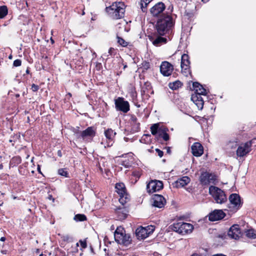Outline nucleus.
I'll return each mask as SVG.
<instances>
[{
  "instance_id": "nucleus-1",
  "label": "nucleus",
  "mask_w": 256,
  "mask_h": 256,
  "mask_svg": "<svg viewBox=\"0 0 256 256\" xmlns=\"http://www.w3.org/2000/svg\"><path fill=\"white\" fill-rule=\"evenodd\" d=\"M106 10L112 19H120L124 16L125 5L122 2H115L111 6L106 7Z\"/></svg>"
},
{
  "instance_id": "nucleus-2",
  "label": "nucleus",
  "mask_w": 256,
  "mask_h": 256,
  "mask_svg": "<svg viewBox=\"0 0 256 256\" xmlns=\"http://www.w3.org/2000/svg\"><path fill=\"white\" fill-rule=\"evenodd\" d=\"M173 26L172 18V16L167 14L162 16L157 22L156 25V30L160 35L163 36Z\"/></svg>"
},
{
  "instance_id": "nucleus-3",
  "label": "nucleus",
  "mask_w": 256,
  "mask_h": 256,
  "mask_svg": "<svg viewBox=\"0 0 256 256\" xmlns=\"http://www.w3.org/2000/svg\"><path fill=\"white\" fill-rule=\"evenodd\" d=\"M115 240L119 244L126 246L131 244L132 240L130 234H126V230L122 226L118 227L114 233Z\"/></svg>"
},
{
  "instance_id": "nucleus-4",
  "label": "nucleus",
  "mask_w": 256,
  "mask_h": 256,
  "mask_svg": "<svg viewBox=\"0 0 256 256\" xmlns=\"http://www.w3.org/2000/svg\"><path fill=\"white\" fill-rule=\"evenodd\" d=\"M229 204L226 205L225 210L235 212L238 211L242 206V202H241L240 197L238 194H232L228 198Z\"/></svg>"
},
{
  "instance_id": "nucleus-5",
  "label": "nucleus",
  "mask_w": 256,
  "mask_h": 256,
  "mask_svg": "<svg viewBox=\"0 0 256 256\" xmlns=\"http://www.w3.org/2000/svg\"><path fill=\"white\" fill-rule=\"evenodd\" d=\"M209 193L218 204H222L227 201V198L224 192L216 186H210Z\"/></svg>"
},
{
  "instance_id": "nucleus-6",
  "label": "nucleus",
  "mask_w": 256,
  "mask_h": 256,
  "mask_svg": "<svg viewBox=\"0 0 256 256\" xmlns=\"http://www.w3.org/2000/svg\"><path fill=\"white\" fill-rule=\"evenodd\" d=\"M171 226L172 230L182 235L190 233L194 229L193 225L184 222L174 223Z\"/></svg>"
},
{
  "instance_id": "nucleus-7",
  "label": "nucleus",
  "mask_w": 256,
  "mask_h": 256,
  "mask_svg": "<svg viewBox=\"0 0 256 256\" xmlns=\"http://www.w3.org/2000/svg\"><path fill=\"white\" fill-rule=\"evenodd\" d=\"M116 191L120 196L119 202L124 206L130 200V196L127 193L125 185L124 183H117L116 184Z\"/></svg>"
},
{
  "instance_id": "nucleus-8",
  "label": "nucleus",
  "mask_w": 256,
  "mask_h": 256,
  "mask_svg": "<svg viewBox=\"0 0 256 256\" xmlns=\"http://www.w3.org/2000/svg\"><path fill=\"white\" fill-rule=\"evenodd\" d=\"M216 180V176L207 172H202L199 178L200 184L202 186L209 185L210 183H214Z\"/></svg>"
},
{
  "instance_id": "nucleus-9",
  "label": "nucleus",
  "mask_w": 256,
  "mask_h": 256,
  "mask_svg": "<svg viewBox=\"0 0 256 256\" xmlns=\"http://www.w3.org/2000/svg\"><path fill=\"white\" fill-rule=\"evenodd\" d=\"M115 108L116 110L126 113L130 110L129 102L122 97H118L114 100Z\"/></svg>"
},
{
  "instance_id": "nucleus-10",
  "label": "nucleus",
  "mask_w": 256,
  "mask_h": 256,
  "mask_svg": "<svg viewBox=\"0 0 256 256\" xmlns=\"http://www.w3.org/2000/svg\"><path fill=\"white\" fill-rule=\"evenodd\" d=\"M154 230L152 226H148L146 228L140 226L136 228V235L138 239L144 240L148 237Z\"/></svg>"
},
{
  "instance_id": "nucleus-11",
  "label": "nucleus",
  "mask_w": 256,
  "mask_h": 256,
  "mask_svg": "<svg viewBox=\"0 0 256 256\" xmlns=\"http://www.w3.org/2000/svg\"><path fill=\"white\" fill-rule=\"evenodd\" d=\"M96 128L94 126H89L82 132L80 138L86 142H90L96 136Z\"/></svg>"
},
{
  "instance_id": "nucleus-12",
  "label": "nucleus",
  "mask_w": 256,
  "mask_h": 256,
  "mask_svg": "<svg viewBox=\"0 0 256 256\" xmlns=\"http://www.w3.org/2000/svg\"><path fill=\"white\" fill-rule=\"evenodd\" d=\"M164 185L162 181L158 180H151L146 186L147 192L152 193L160 190L163 188Z\"/></svg>"
},
{
  "instance_id": "nucleus-13",
  "label": "nucleus",
  "mask_w": 256,
  "mask_h": 256,
  "mask_svg": "<svg viewBox=\"0 0 256 256\" xmlns=\"http://www.w3.org/2000/svg\"><path fill=\"white\" fill-rule=\"evenodd\" d=\"M252 141L247 142L239 146L236 150L238 156L242 157L251 151Z\"/></svg>"
},
{
  "instance_id": "nucleus-14",
  "label": "nucleus",
  "mask_w": 256,
  "mask_h": 256,
  "mask_svg": "<svg viewBox=\"0 0 256 256\" xmlns=\"http://www.w3.org/2000/svg\"><path fill=\"white\" fill-rule=\"evenodd\" d=\"M226 214L222 210H214L208 215V220L210 222H215L223 219Z\"/></svg>"
},
{
  "instance_id": "nucleus-15",
  "label": "nucleus",
  "mask_w": 256,
  "mask_h": 256,
  "mask_svg": "<svg viewBox=\"0 0 256 256\" xmlns=\"http://www.w3.org/2000/svg\"><path fill=\"white\" fill-rule=\"evenodd\" d=\"M173 70V66L166 61L162 62L160 66V72L161 74L165 76H170L172 74Z\"/></svg>"
},
{
  "instance_id": "nucleus-16",
  "label": "nucleus",
  "mask_w": 256,
  "mask_h": 256,
  "mask_svg": "<svg viewBox=\"0 0 256 256\" xmlns=\"http://www.w3.org/2000/svg\"><path fill=\"white\" fill-rule=\"evenodd\" d=\"M152 206L158 208H163L166 203L164 198L162 195L160 194H154L152 196Z\"/></svg>"
},
{
  "instance_id": "nucleus-17",
  "label": "nucleus",
  "mask_w": 256,
  "mask_h": 256,
  "mask_svg": "<svg viewBox=\"0 0 256 256\" xmlns=\"http://www.w3.org/2000/svg\"><path fill=\"white\" fill-rule=\"evenodd\" d=\"M241 231L238 224H234L229 229L228 235L232 238L235 240L239 238L240 236Z\"/></svg>"
},
{
  "instance_id": "nucleus-18",
  "label": "nucleus",
  "mask_w": 256,
  "mask_h": 256,
  "mask_svg": "<svg viewBox=\"0 0 256 256\" xmlns=\"http://www.w3.org/2000/svg\"><path fill=\"white\" fill-rule=\"evenodd\" d=\"M166 8L164 4L162 2H159L153 6L150 9V12L154 16H158Z\"/></svg>"
},
{
  "instance_id": "nucleus-19",
  "label": "nucleus",
  "mask_w": 256,
  "mask_h": 256,
  "mask_svg": "<svg viewBox=\"0 0 256 256\" xmlns=\"http://www.w3.org/2000/svg\"><path fill=\"white\" fill-rule=\"evenodd\" d=\"M192 152L195 156H200L204 153V148L200 142H194L191 147Z\"/></svg>"
},
{
  "instance_id": "nucleus-20",
  "label": "nucleus",
  "mask_w": 256,
  "mask_h": 256,
  "mask_svg": "<svg viewBox=\"0 0 256 256\" xmlns=\"http://www.w3.org/2000/svg\"><path fill=\"white\" fill-rule=\"evenodd\" d=\"M191 100L196 105L199 109H202L204 101L202 97V95L195 94H193L192 95Z\"/></svg>"
},
{
  "instance_id": "nucleus-21",
  "label": "nucleus",
  "mask_w": 256,
  "mask_h": 256,
  "mask_svg": "<svg viewBox=\"0 0 256 256\" xmlns=\"http://www.w3.org/2000/svg\"><path fill=\"white\" fill-rule=\"evenodd\" d=\"M116 132L111 128H108L104 132V135L108 140V146H110L112 145L114 138L116 135Z\"/></svg>"
},
{
  "instance_id": "nucleus-22",
  "label": "nucleus",
  "mask_w": 256,
  "mask_h": 256,
  "mask_svg": "<svg viewBox=\"0 0 256 256\" xmlns=\"http://www.w3.org/2000/svg\"><path fill=\"white\" fill-rule=\"evenodd\" d=\"M192 87L194 90H195V94L200 95H206V90L203 88L202 86L198 82H194L192 84Z\"/></svg>"
},
{
  "instance_id": "nucleus-23",
  "label": "nucleus",
  "mask_w": 256,
  "mask_h": 256,
  "mask_svg": "<svg viewBox=\"0 0 256 256\" xmlns=\"http://www.w3.org/2000/svg\"><path fill=\"white\" fill-rule=\"evenodd\" d=\"M128 212L125 207L118 208L116 209L117 218L119 220H124L127 217Z\"/></svg>"
},
{
  "instance_id": "nucleus-24",
  "label": "nucleus",
  "mask_w": 256,
  "mask_h": 256,
  "mask_svg": "<svg viewBox=\"0 0 256 256\" xmlns=\"http://www.w3.org/2000/svg\"><path fill=\"white\" fill-rule=\"evenodd\" d=\"M190 180L189 177L187 176H182L175 182V186L176 188L183 187L187 185L190 182Z\"/></svg>"
},
{
  "instance_id": "nucleus-25",
  "label": "nucleus",
  "mask_w": 256,
  "mask_h": 256,
  "mask_svg": "<svg viewBox=\"0 0 256 256\" xmlns=\"http://www.w3.org/2000/svg\"><path fill=\"white\" fill-rule=\"evenodd\" d=\"M130 120L132 126V130L134 132H137L140 130V124L138 122V119L136 116L132 114L130 116Z\"/></svg>"
},
{
  "instance_id": "nucleus-26",
  "label": "nucleus",
  "mask_w": 256,
  "mask_h": 256,
  "mask_svg": "<svg viewBox=\"0 0 256 256\" xmlns=\"http://www.w3.org/2000/svg\"><path fill=\"white\" fill-rule=\"evenodd\" d=\"M168 129L164 128V129L159 130L158 136L159 138H162L164 141H168L170 139V136L167 133Z\"/></svg>"
},
{
  "instance_id": "nucleus-27",
  "label": "nucleus",
  "mask_w": 256,
  "mask_h": 256,
  "mask_svg": "<svg viewBox=\"0 0 256 256\" xmlns=\"http://www.w3.org/2000/svg\"><path fill=\"white\" fill-rule=\"evenodd\" d=\"M166 42L167 39L166 38L159 36L152 40V44L155 46H160L162 44H166Z\"/></svg>"
},
{
  "instance_id": "nucleus-28",
  "label": "nucleus",
  "mask_w": 256,
  "mask_h": 256,
  "mask_svg": "<svg viewBox=\"0 0 256 256\" xmlns=\"http://www.w3.org/2000/svg\"><path fill=\"white\" fill-rule=\"evenodd\" d=\"M190 61L189 60L188 55L187 54H183L181 58L180 66H190Z\"/></svg>"
},
{
  "instance_id": "nucleus-29",
  "label": "nucleus",
  "mask_w": 256,
  "mask_h": 256,
  "mask_svg": "<svg viewBox=\"0 0 256 256\" xmlns=\"http://www.w3.org/2000/svg\"><path fill=\"white\" fill-rule=\"evenodd\" d=\"M22 162V158L20 156H17L13 157L10 161V166H14Z\"/></svg>"
},
{
  "instance_id": "nucleus-30",
  "label": "nucleus",
  "mask_w": 256,
  "mask_h": 256,
  "mask_svg": "<svg viewBox=\"0 0 256 256\" xmlns=\"http://www.w3.org/2000/svg\"><path fill=\"white\" fill-rule=\"evenodd\" d=\"M182 84L180 80H176L173 82H170L168 84L169 88L173 90H176L179 88L182 87Z\"/></svg>"
},
{
  "instance_id": "nucleus-31",
  "label": "nucleus",
  "mask_w": 256,
  "mask_h": 256,
  "mask_svg": "<svg viewBox=\"0 0 256 256\" xmlns=\"http://www.w3.org/2000/svg\"><path fill=\"white\" fill-rule=\"evenodd\" d=\"M8 14V7L6 6H0V19L4 18Z\"/></svg>"
},
{
  "instance_id": "nucleus-32",
  "label": "nucleus",
  "mask_w": 256,
  "mask_h": 256,
  "mask_svg": "<svg viewBox=\"0 0 256 256\" xmlns=\"http://www.w3.org/2000/svg\"><path fill=\"white\" fill-rule=\"evenodd\" d=\"M246 235L250 238H256V231L254 229L248 230L246 232Z\"/></svg>"
},
{
  "instance_id": "nucleus-33",
  "label": "nucleus",
  "mask_w": 256,
  "mask_h": 256,
  "mask_svg": "<svg viewBox=\"0 0 256 256\" xmlns=\"http://www.w3.org/2000/svg\"><path fill=\"white\" fill-rule=\"evenodd\" d=\"M151 2L150 0H141L140 2V8L143 12L146 11V8L148 4Z\"/></svg>"
},
{
  "instance_id": "nucleus-34",
  "label": "nucleus",
  "mask_w": 256,
  "mask_h": 256,
  "mask_svg": "<svg viewBox=\"0 0 256 256\" xmlns=\"http://www.w3.org/2000/svg\"><path fill=\"white\" fill-rule=\"evenodd\" d=\"M116 54V50L113 48H110L108 52L107 53H105L102 54V58H106V59L108 58V56H115Z\"/></svg>"
},
{
  "instance_id": "nucleus-35",
  "label": "nucleus",
  "mask_w": 256,
  "mask_h": 256,
  "mask_svg": "<svg viewBox=\"0 0 256 256\" xmlns=\"http://www.w3.org/2000/svg\"><path fill=\"white\" fill-rule=\"evenodd\" d=\"M76 222H84L86 220V216L84 214H76L74 218Z\"/></svg>"
},
{
  "instance_id": "nucleus-36",
  "label": "nucleus",
  "mask_w": 256,
  "mask_h": 256,
  "mask_svg": "<svg viewBox=\"0 0 256 256\" xmlns=\"http://www.w3.org/2000/svg\"><path fill=\"white\" fill-rule=\"evenodd\" d=\"M159 128L158 124H153L150 127L151 133L153 136H156L158 132Z\"/></svg>"
},
{
  "instance_id": "nucleus-37",
  "label": "nucleus",
  "mask_w": 256,
  "mask_h": 256,
  "mask_svg": "<svg viewBox=\"0 0 256 256\" xmlns=\"http://www.w3.org/2000/svg\"><path fill=\"white\" fill-rule=\"evenodd\" d=\"M182 68V72L184 76H188L190 74V66H180Z\"/></svg>"
},
{
  "instance_id": "nucleus-38",
  "label": "nucleus",
  "mask_w": 256,
  "mask_h": 256,
  "mask_svg": "<svg viewBox=\"0 0 256 256\" xmlns=\"http://www.w3.org/2000/svg\"><path fill=\"white\" fill-rule=\"evenodd\" d=\"M116 38H117V40H118V44L122 46L123 47H126L128 45V42H126L120 36H117Z\"/></svg>"
},
{
  "instance_id": "nucleus-39",
  "label": "nucleus",
  "mask_w": 256,
  "mask_h": 256,
  "mask_svg": "<svg viewBox=\"0 0 256 256\" xmlns=\"http://www.w3.org/2000/svg\"><path fill=\"white\" fill-rule=\"evenodd\" d=\"M152 88L150 84L148 82H146L144 83V86L142 88V90L141 91V94L142 96H144L145 94V90H150Z\"/></svg>"
},
{
  "instance_id": "nucleus-40",
  "label": "nucleus",
  "mask_w": 256,
  "mask_h": 256,
  "mask_svg": "<svg viewBox=\"0 0 256 256\" xmlns=\"http://www.w3.org/2000/svg\"><path fill=\"white\" fill-rule=\"evenodd\" d=\"M58 174L66 178H69L68 172L66 170V168H60L58 170Z\"/></svg>"
},
{
  "instance_id": "nucleus-41",
  "label": "nucleus",
  "mask_w": 256,
  "mask_h": 256,
  "mask_svg": "<svg viewBox=\"0 0 256 256\" xmlns=\"http://www.w3.org/2000/svg\"><path fill=\"white\" fill-rule=\"evenodd\" d=\"M150 67V64L149 62L144 61L142 63L140 68L142 69V72L144 70H147Z\"/></svg>"
},
{
  "instance_id": "nucleus-42",
  "label": "nucleus",
  "mask_w": 256,
  "mask_h": 256,
  "mask_svg": "<svg viewBox=\"0 0 256 256\" xmlns=\"http://www.w3.org/2000/svg\"><path fill=\"white\" fill-rule=\"evenodd\" d=\"M79 127L74 128L73 132L78 138H80V134L82 131L79 130Z\"/></svg>"
},
{
  "instance_id": "nucleus-43",
  "label": "nucleus",
  "mask_w": 256,
  "mask_h": 256,
  "mask_svg": "<svg viewBox=\"0 0 256 256\" xmlns=\"http://www.w3.org/2000/svg\"><path fill=\"white\" fill-rule=\"evenodd\" d=\"M132 176H134V177H135L136 178H140V177L141 175H142V172H141V170H134L133 172H132Z\"/></svg>"
},
{
  "instance_id": "nucleus-44",
  "label": "nucleus",
  "mask_w": 256,
  "mask_h": 256,
  "mask_svg": "<svg viewBox=\"0 0 256 256\" xmlns=\"http://www.w3.org/2000/svg\"><path fill=\"white\" fill-rule=\"evenodd\" d=\"M21 64H22V61L20 60H19V59L14 60L13 62V66H16V67L20 66L21 65Z\"/></svg>"
},
{
  "instance_id": "nucleus-45",
  "label": "nucleus",
  "mask_w": 256,
  "mask_h": 256,
  "mask_svg": "<svg viewBox=\"0 0 256 256\" xmlns=\"http://www.w3.org/2000/svg\"><path fill=\"white\" fill-rule=\"evenodd\" d=\"M11 139H10L9 140V142H15V141L17 140V139H18L20 138V134H16V135H14L12 137Z\"/></svg>"
},
{
  "instance_id": "nucleus-46",
  "label": "nucleus",
  "mask_w": 256,
  "mask_h": 256,
  "mask_svg": "<svg viewBox=\"0 0 256 256\" xmlns=\"http://www.w3.org/2000/svg\"><path fill=\"white\" fill-rule=\"evenodd\" d=\"M79 242L82 248H86L87 247V243L86 240H80Z\"/></svg>"
},
{
  "instance_id": "nucleus-47",
  "label": "nucleus",
  "mask_w": 256,
  "mask_h": 256,
  "mask_svg": "<svg viewBox=\"0 0 256 256\" xmlns=\"http://www.w3.org/2000/svg\"><path fill=\"white\" fill-rule=\"evenodd\" d=\"M39 86H38V85H36L34 84H33L32 85V90L34 92H37L38 89H39Z\"/></svg>"
},
{
  "instance_id": "nucleus-48",
  "label": "nucleus",
  "mask_w": 256,
  "mask_h": 256,
  "mask_svg": "<svg viewBox=\"0 0 256 256\" xmlns=\"http://www.w3.org/2000/svg\"><path fill=\"white\" fill-rule=\"evenodd\" d=\"M156 153L158 154V156L160 158H162L163 156L164 152L162 150H160L158 148H156Z\"/></svg>"
},
{
  "instance_id": "nucleus-49",
  "label": "nucleus",
  "mask_w": 256,
  "mask_h": 256,
  "mask_svg": "<svg viewBox=\"0 0 256 256\" xmlns=\"http://www.w3.org/2000/svg\"><path fill=\"white\" fill-rule=\"evenodd\" d=\"M96 70H100L102 68V64L101 63L98 62L96 64Z\"/></svg>"
},
{
  "instance_id": "nucleus-50",
  "label": "nucleus",
  "mask_w": 256,
  "mask_h": 256,
  "mask_svg": "<svg viewBox=\"0 0 256 256\" xmlns=\"http://www.w3.org/2000/svg\"><path fill=\"white\" fill-rule=\"evenodd\" d=\"M123 166H125L126 168H128L130 166V164L128 162L124 161L122 162V164Z\"/></svg>"
},
{
  "instance_id": "nucleus-51",
  "label": "nucleus",
  "mask_w": 256,
  "mask_h": 256,
  "mask_svg": "<svg viewBox=\"0 0 256 256\" xmlns=\"http://www.w3.org/2000/svg\"><path fill=\"white\" fill-rule=\"evenodd\" d=\"M168 10L172 12L173 10V6L172 4H170L168 8Z\"/></svg>"
},
{
  "instance_id": "nucleus-52",
  "label": "nucleus",
  "mask_w": 256,
  "mask_h": 256,
  "mask_svg": "<svg viewBox=\"0 0 256 256\" xmlns=\"http://www.w3.org/2000/svg\"><path fill=\"white\" fill-rule=\"evenodd\" d=\"M69 238H70V237H69V236H68V235H66V236H64V237H63V240H64V241H68V240H69Z\"/></svg>"
},
{
  "instance_id": "nucleus-53",
  "label": "nucleus",
  "mask_w": 256,
  "mask_h": 256,
  "mask_svg": "<svg viewBox=\"0 0 256 256\" xmlns=\"http://www.w3.org/2000/svg\"><path fill=\"white\" fill-rule=\"evenodd\" d=\"M37 170L39 174H42V172L40 170V166L39 164H38L37 166Z\"/></svg>"
},
{
  "instance_id": "nucleus-54",
  "label": "nucleus",
  "mask_w": 256,
  "mask_h": 256,
  "mask_svg": "<svg viewBox=\"0 0 256 256\" xmlns=\"http://www.w3.org/2000/svg\"><path fill=\"white\" fill-rule=\"evenodd\" d=\"M212 256H226V255L223 254H217L212 255Z\"/></svg>"
},
{
  "instance_id": "nucleus-55",
  "label": "nucleus",
  "mask_w": 256,
  "mask_h": 256,
  "mask_svg": "<svg viewBox=\"0 0 256 256\" xmlns=\"http://www.w3.org/2000/svg\"><path fill=\"white\" fill-rule=\"evenodd\" d=\"M58 156L60 157H62V152L60 150H58Z\"/></svg>"
},
{
  "instance_id": "nucleus-56",
  "label": "nucleus",
  "mask_w": 256,
  "mask_h": 256,
  "mask_svg": "<svg viewBox=\"0 0 256 256\" xmlns=\"http://www.w3.org/2000/svg\"><path fill=\"white\" fill-rule=\"evenodd\" d=\"M166 152L168 154H170L171 152V150H170V147H168L166 148Z\"/></svg>"
},
{
  "instance_id": "nucleus-57",
  "label": "nucleus",
  "mask_w": 256,
  "mask_h": 256,
  "mask_svg": "<svg viewBox=\"0 0 256 256\" xmlns=\"http://www.w3.org/2000/svg\"><path fill=\"white\" fill-rule=\"evenodd\" d=\"M190 256H200V254L198 253H194Z\"/></svg>"
},
{
  "instance_id": "nucleus-58",
  "label": "nucleus",
  "mask_w": 256,
  "mask_h": 256,
  "mask_svg": "<svg viewBox=\"0 0 256 256\" xmlns=\"http://www.w3.org/2000/svg\"><path fill=\"white\" fill-rule=\"evenodd\" d=\"M5 240H6V238H5V237H2V238H0V241L4 242V241H5Z\"/></svg>"
},
{
  "instance_id": "nucleus-59",
  "label": "nucleus",
  "mask_w": 256,
  "mask_h": 256,
  "mask_svg": "<svg viewBox=\"0 0 256 256\" xmlns=\"http://www.w3.org/2000/svg\"><path fill=\"white\" fill-rule=\"evenodd\" d=\"M30 70H29V68H27V69H26V74H30Z\"/></svg>"
},
{
  "instance_id": "nucleus-60",
  "label": "nucleus",
  "mask_w": 256,
  "mask_h": 256,
  "mask_svg": "<svg viewBox=\"0 0 256 256\" xmlns=\"http://www.w3.org/2000/svg\"><path fill=\"white\" fill-rule=\"evenodd\" d=\"M3 168V165L2 164H0V170L2 169Z\"/></svg>"
},
{
  "instance_id": "nucleus-61",
  "label": "nucleus",
  "mask_w": 256,
  "mask_h": 256,
  "mask_svg": "<svg viewBox=\"0 0 256 256\" xmlns=\"http://www.w3.org/2000/svg\"><path fill=\"white\" fill-rule=\"evenodd\" d=\"M67 96H68L69 97H72V94L70 93V92H68V94H67Z\"/></svg>"
},
{
  "instance_id": "nucleus-62",
  "label": "nucleus",
  "mask_w": 256,
  "mask_h": 256,
  "mask_svg": "<svg viewBox=\"0 0 256 256\" xmlns=\"http://www.w3.org/2000/svg\"><path fill=\"white\" fill-rule=\"evenodd\" d=\"M42 58H44V59H48V56H42Z\"/></svg>"
},
{
  "instance_id": "nucleus-63",
  "label": "nucleus",
  "mask_w": 256,
  "mask_h": 256,
  "mask_svg": "<svg viewBox=\"0 0 256 256\" xmlns=\"http://www.w3.org/2000/svg\"><path fill=\"white\" fill-rule=\"evenodd\" d=\"M144 136H146V138H150V136L149 134H145Z\"/></svg>"
},
{
  "instance_id": "nucleus-64",
  "label": "nucleus",
  "mask_w": 256,
  "mask_h": 256,
  "mask_svg": "<svg viewBox=\"0 0 256 256\" xmlns=\"http://www.w3.org/2000/svg\"><path fill=\"white\" fill-rule=\"evenodd\" d=\"M39 256H46L44 254H42Z\"/></svg>"
}]
</instances>
